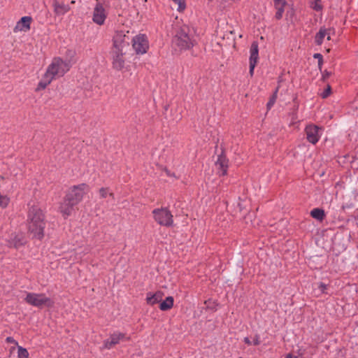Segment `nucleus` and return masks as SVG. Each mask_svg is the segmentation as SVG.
<instances>
[{"label": "nucleus", "instance_id": "obj_1", "mask_svg": "<svg viewBox=\"0 0 358 358\" xmlns=\"http://www.w3.org/2000/svg\"><path fill=\"white\" fill-rule=\"evenodd\" d=\"M71 57L73 56V52L69 51ZM73 62L71 58L64 60L61 57H55L48 66L45 73L38 83L37 90L45 89L56 78L62 77L71 68Z\"/></svg>", "mask_w": 358, "mask_h": 358}, {"label": "nucleus", "instance_id": "obj_2", "mask_svg": "<svg viewBox=\"0 0 358 358\" xmlns=\"http://www.w3.org/2000/svg\"><path fill=\"white\" fill-rule=\"evenodd\" d=\"M196 44L195 31L187 24H182L176 31L173 38V47L180 51L189 50Z\"/></svg>", "mask_w": 358, "mask_h": 358}, {"label": "nucleus", "instance_id": "obj_3", "mask_svg": "<svg viewBox=\"0 0 358 358\" xmlns=\"http://www.w3.org/2000/svg\"><path fill=\"white\" fill-rule=\"evenodd\" d=\"M24 301L38 308H51L54 305V301L43 293L26 292Z\"/></svg>", "mask_w": 358, "mask_h": 358}, {"label": "nucleus", "instance_id": "obj_4", "mask_svg": "<svg viewBox=\"0 0 358 358\" xmlns=\"http://www.w3.org/2000/svg\"><path fill=\"white\" fill-rule=\"evenodd\" d=\"M131 36L129 31L125 30H116L112 38L110 50L119 51H127L129 48Z\"/></svg>", "mask_w": 358, "mask_h": 358}, {"label": "nucleus", "instance_id": "obj_5", "mask_svg": "<svg viewBox=\"0 0 358 358\" xmlns=\"http://www.w3.org/2000/svg\"><path fill=\"white\" fill-rule=\"evenodd\" d=\"M155 220L160 225L170 227L173 224V215L166 208H157L152 211Z\"/></svg>", "mask_w": 358, "mask_h": 358}, {"label": "nucleus", "instance_id": "obj_6", "mask_svg": "<svg viewBox=\"0 0 358 358\" xmlns=\"http://www.w3.org/2000/svg\"><path fill=\"white\" fill-rule=\"evenodd\" d=\"M89 191V187L85 184L82 183L78 185L73 186L69 193L66 195V196L73 203L77 205L83 198L85 194H86Z\"/></svg>", "mask_w": 358, "mask_h": 358}, {"label": "nucleus", "instance_id": "obj_7", "mask_svg": "<svg viewBox=\"0 0 358 358\" xmlns=\"http://www.w3.org/2000/svg\"><path fill=\"white\" fill-rule=\"evenodd\" d=\"M132 47L135 52L138 55L145 54L149 48L148 41L145 35L138 34L131 38Z\"/></svg>", "mask_w": 358, "mask_h": 358}, {"label": "nucleus", "instance_id": "obj_8", "mask_svg": "<svg viewBox=\"0 0 358 358\" xmlns=\"http://www.w3.org/2000/svg\"><path fill=\"white\" fill-rule=\"evenodd\" d=\"M305 133L307 141L315 145L316 144L322 134V129L317 125L310 124L306 127Z\"/></svg>", "mask_w": 358, "mask_h": 358}, {"label": "nucleus", "instance_id": "obj_9", "mask_svg": "<svg viewBox=\"0 0 358 358\" xmlns=\"http://www.w3.org/2000/svg\"><path fill=\"white\" fill-rule=\"evenodd\" d=\"M108 13L104 8L102 3L98 2L95 5L92 12V21L97 25L101 26L104 24L107 18Z\"/></svg>", "mask_w": 358, "mask_h": 358}, {"label": "nucleus", "instance_id": "obj_10", "mask_svg": "<svg viewBox=\"0 0 358 358\" xmlns=\"http://www.w3.org/2000/svg\"><path fill=\"white\" fill-rule=\"evenodd\" d=\"M127 51L112 50L110 51L113 69L117 71L122 70L125 65V55Z\"/></svg>", "mask_w": 358, "mask_h": 358}, {"label": "nucleus", "instance_id": "obj_11", "mask_svg": "<svg viewBox=\"0 0 358 358\" xmlns=\"http://www.w3.org/2000/svg\"><path fill=\"white\" fill-rule=\"evenodd\" d=\"M27 222L37 223L45 225L44 215L38 206H32L28 213Z\"/></svg>", "mask_w": 358, "mask_h": 358}, {"label": "nucleus", "instance_id": "obj_12", "mask_svg": "<svg viewBox=\"0 0 358 358\" xmlns=\"http://www.w3.org/2000/svg\"><path fill=\"white\" fill-rule=\"evenodd\" d=\"M128 338L123 333L114 332L110 336V338L103 342V348L105 349H110L114 345L118 344L120 341L127 340Z\"/></svg>", "mask_w": 358, "mask_h": 358}, {"label": "nucleus", "instance_id": "obj_13", "mask_svg": "<svg viewBox=\"0 0 358 358\" xmlns=\"http://www.w3.org/2000/svg\"><path fill=\"white\" fill-rule=\"evenodd\" d=\"M27 224L29 232L34 238L41 240L43 238L45 225L31 222H27Z\"/></svg>", "mask_w": 358, "mask_h": 358}, {"label": "nucleus", "instance_id": "obj_14", "mask_svg": "<svg viewBox=\"0 0 358 358\" xmlns=\"http://www.w3.org/2000/svg\"><path fill=\"white\" fill-rule=\"evenodd\" d=\"M250 73L252 76L253 74L254 69L257 64L259 57V48L257 42H252L250 47Z\"/></svg>", "mask_w": 358, "mask_h": 358}, {"label": "nucleus", "instance_id": "obj_15", "mask_svg": "<svg viewBox=\"0 0 358 358\" xmlns=\"http://www.w3.org/2000/svg\"><path fill=\"white\" fill-rule=\"evenodd\" d=\"M228 159L224 155H220L215 162V167L220 176H224L227 172Z\"/></svg>", "mask_w": 358, "mask_h": 358}, {"label": "nucleus", "instance_id": "obj_16", "mask_svg": "<svg viewBox=\"0 0 358 358\" xmlns=\"http://www.w3.org/2000/svg\"><path fill=\"white\" fill-rule=\"evenodd\" d=\"M75 206L76 205L75 203H73V201H70L66 196L64 201L60 205L59 210L64 216L68 217L71 215L73 211L74 210Z\"/></svg>", "mask_w": 358, "mask_h": 358}, {"label": "nucleus", "instance_id": "obj_17", "mask_svg": "<svg viewBox=\"0 0 358 358\" xmlns=\"http://www.w3.org/2000/svg\"><path fill=\"white\" fill-rule=\"evenodd\" d=\"M8 242L10 247L17 248L26 243V239L22 234H12Z\"/></svg>", "mask_w": 358, "mask_h": 358}, {"label": "nucleus", "instance_id": "obj_18", "mask_svg": "<svg viewBox=\"0 0 358 358\" xmlns=\"http://www.w3.org/2000/svg\"><path fill=\"white\" fill-rule=\"evenodd\" d=\"M31 17L29 16L22 17L19 22H17L14 31H27L30 29Z\"/></svg>", "mask_w": 358, "mask_h": 358}, {"label": "nucleus", "instance_id": "obj_19", "mask_svg": "<svg viewBox=\"0 0 358 358\" xmlns=\"http://www.w3.org/2000/svg\"><path fill=\"white\" fill-rule=\"evenodd\" d=\"M52 6L54 12L57 15H63L70 10L69 5L59 2L58 0H52Z\"/></svg>", "mask_w": 358, "mask_h": 358}, {"label": "nucleus", "instance_id": "obj_20", "mask_svg": "<svg viewBox=\"0 0 358 358\" xmlns=\"http://www.w3.org/2000/svg\"><path fill=\"white\" fill-rule=\"evenodd\" d=\"M164 294L161 291L156 292L155 293L149 292L147 294L146 301L147 303L153 306L162 300Z\"/></svg>", "mask_w": 358, "mask_h": 358}, {"label": "nucleus", "instance_id": "obj_21", "mask_svg": "<svg viewBox=\"0 0 358 358\" xmlns=\"http://www.w3.org/2000/svg\"><path fill=\"white\" fill-rule=\"evenodd\" d=\"M326 35H328L327 28H326L325 27H320L319 31L316 34L315 36V44L317 45H322Z\"/></svg>", "mask_w": 358, "mask_h": 358}, {"label": "nucleus", "instance_id": "obj_22", "mask_svg": "<svg viewBox=\"0 0 358 358\" xmlns=\"http://www.w3.org/2000/svg\"><path fill=\"white\" fill-rule=\"evenodd\" d=\"M173 296H167L165 300L160 303L159 309L162 311L170 310L173 306Z\"/></svg>", "mask_w": 358, "mask_h": 358}, {"label": "nucleus", "instance_id": "obj_23", "mask_svg": "<svg viewBox=\"0 0 358 358\" xmlns=\"http://www.w3.org/2000/svg\"><path fill=\"white\" fill-rule=\"evenodd\" d=\"M310 215L317 220H322L324 217V212L323 210L320 209V208H313L311 211H310Z\"/></svg>", "mask_w": 358, "mask_h": 358}, {"label": "nucleus", "instance_id": "obj_24", "mask_svg": "<svg viewBox=\"0 0 358 358\" xmlns=\"http://www.w3.org/2000/svg\"><path fill=\"white\" fill-rule=\"evenodd\" d=\"M99 194L101 198H107L108 196L111 201L114 199L113 194L108 188H101L99 189Z\"/></svg>", "mask_w": 358, "mask_h": 358}, {"label": "nucleus", "instance_id": "obj_25", "mask_svg": "<svg viewBox=\"0 0 358 358\" xmlns=\"http://www.w3.org/2000/svg\"><path fill=\"white\" fill-rule=\"evenodd\" d=\"M321 0H310L309 3L312 9L316 11H320L322 10V6L320 3Z\"/></svg>", "mask_w": 358, "mask_h": 358}, {"label": "nucleus", "instance_id": "obj_26", "mask_svg": "<svg viewBox=\"0 0 358 358\" xmlns=\"http://www.w3.org/2000/svg\"><path fill=\"white\" fill-rule=\"evenodd\" d=\"M286 4H278L277 6H274L276 9L275 17L279 20L281 19L285 10V6Z\"/></svg>", "mask_w": 358, "mask_h": 358}, {"label": "nucleus", "instance_id": "obj_27", "mask_svg": "<svg viewBox=\"0 0 358 358\" xmlns=\"http://www.w3.org/2000/svg\"><path fill=\"white\" fill-rule=\"evenodd\" d=\"M29 352L27 349L22 346L17 345V357L18 358H28Z\"/></svg>", "mask_w": 358, "mask_h": 358}, {"label": "nucleus", "instance_id": "obj_28", "mask_svg": "<svg viewBox=\"0 0 358 358\" xmlns=\"http://www.w3.org/2000/svg\"><path fill=\"white\" fill-rule=\"evenodd\" d=\"M173 1L178 5L177 10L179 12H182L186 8V0H173Z\"/></svg>", "mask_w": 358, "mask_h": 358}, {"label": "nucleus", "instance_id": "obj_29", "mask_svg": "<svg viewBox=\"0 0 358 358\" xmlns=\"http://www.w3.org/2000/svg\"><path fill=\"white\" fill-rule=\"evenodd\" d=\"M9 202V199L6 196H2L0 194V206L1 208H6Z\"/></svg>", "mask_w": 358, "mask_h": 358}, {"label": "nucleus", "instance_id": "obj_30", "mask_svg": "<svg viewBox=\"0 0 358 358\" xmlns=\"http://www.w3.org/2000/svg\"><path fill=\"white\" fill-rule=\"evenodd\" d=\"M276 94H277V90L275 92L274 94L273 95V96L271 97V99L267 103V107L268 108H271L272 107V106L274 104L275 99H276V96H277Z\"/></svg>", "mask_w": 358, "mask_h": 358}, {"label": "nucleus", "instance_id": "obj_31", "mask_svg": "<svg viewBox=\"0 0 358 358\" xmlns=\"http://www.w3.org/2000/svg\"><path fill=\"white\" fill-rule=\"evenodd\" d=\"M330 92H331V87H330V86H328L327 88L325 89L324 90V92L321 94V96L323 99H325L330 94Z\"/></svg>", "mask_w": 358, "mask_h": 358}, {"label": "nucleus", "instance_id": "obj_32", "mask_svg": "<svg viewBox=\"0 0 358 358\" xmlns=\"http://www.w3.org/2000/svg\"><path fill=\"white\" fill-rule=\"evenodd\" d=\"M327 34L328 35H326L325 38H327V40L330 41L331 35L334 34V30L332 28H327Z\"/></svg>", "mask_w": 358, "mask_h": 358}, {"label": "nucleus", "instance_id": "obj_33", "mask_svg": "<svg viewBox=\"0 0 358 358\" xmlns=\"http://www.w3.org/2000/svg\"><path fill=\"white\" fill-rule=\"evenodd\" d=\"M327 285L323 282H320L318 285V288L322 293H324L327 289Z\"/></svg>", "mask_w": 358, "mask_h": 358}, {"label": "nucleus", "instance_id": "obj_34", "mask_svg": "<svg viewBox=\"0 0 358 358\" xmlns=\"http://www.w3.org/2000/svg\"><path fill=\"white\" fill-rule=\"evenodd\" d=\"M314 58L315 59H318V63H319V66H320L322 63V56L321 54L320 53H315L314 55Z\"/></svg>", "mask_w": 358, "mask_h": 358}, {"label": "nucleus", "instance_id": "obj_35", "mask_svg": "<svg viewBox=\"0 0 358 358\" xmlns=\"http://www.w3.org/2000/svg\"><path fill=\"white\" fill-rule=\"evenodd\" d=\"M6 341L8 343H13L17 345V342L13 337H7Z\"/></svg>", "mask_w": 358, "mask_h": 358}, {"label": "nucleus", "instance_id": "obj_36", "mask_svg": "<svg viewBox=\"0 0 358 358\" xmlns=\"http://www.w3.org/2000/svg\"><path fill=\"white\" fill-rule=\"evenodd\" d=\"M260 343L259 336L256 335L252 341V344L254 345H258Z\"/></svg>", "mask_w": 358, "mask_h": 358}, {"label": "nucleus", "instance_id": "obj_37", "mask_svg": "<svg viewBox=\"0 0 358 358\" xmlns=\"http://www.w3.org/2000/svg\"><path fill=\"white\" fill-rule=\"evenodd\" d=\"M274 6H277L278 4H287L285 0H273Z\"/></svg>", "mask_w": 358, "mask_h": 358}, {"label": "nucleus", "instance_id": "obj_38", "mask_svg": "<svg viewBox=\"0 0 358 358\" xmlns=\"http://www.w3.org/2000/svg\"><path fill=\"white\" fill-rule=\"evenodd\" d=\"M244 342L248 344V345H252V342L250 341V340L248 338V337H245L244 338Z\"/></svg>", "mask_w": 358, "mask_h": 358}, {"label": "nucleus", "instance_id": "obj_39", "mask_svg": "<svg viewBox=\"0 0 358 358\" xmlns=\"http://www.w3.org/2000/svg\"><path fill=\"white\" fill-rule=\"evenodd\" d=\"M285 358H297V357L293 356L291 354H287Z\"/></svg>", "mask_w": 358, "mask_h": 358}, {"label": "nucleus", "instance_id": "obj_40", "mask_svg": "<svg viewBox=\"0 0 358 358\" xmlns=\"http://www.w3.org/2000/svg\"><path fill=\"white\" fill-rule=\"evenodd\" d=\"M209 1H212L213 0H208Z\"/></svg>", "mask_w": 358, "mask_h": 358}, {"label": "nucleus", "instance_id": "obj_41", "mask_svg": "<svg viewBox=\"0 0 358 358\" xmlns=\"http://www.w3.org/2000/svg\"><path fill=\"white\" fill-rule=\"evenodd\" d=\"M239 358H243V357H239Z\"/></svg>", "mask_w": 358, "mask_h": 358}]
</instances>
